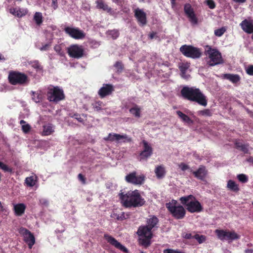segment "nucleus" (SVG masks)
Returning <instances> with one entry per match:
<instances>
[{"instance_id": "f257e3e1", "label": "nucleus", "mask_w": 253, "mask_h": 253, "mask_svg": "<svg viewBox=\"0 0 253 253\" xmlns=\"http://www.w3.org/2000/svg\"><path fill=\"white\" fill-rule=\"evenodd\" d=\"M181 96L185 99L198 103L206 107L208 104L207 96L199 88L195 86H184L180 91Z\"/></svg>"}, {"instance_id": "f03ea898", "label": "nucleus", "mask_w": 253, "mask_h": 253, "mask_svg": "<svg viewBox=\"0 0 253 253\" xmlns=\"http://www.w3.org/2000/svg\"><path fill=\"white\" fill-rule=\"evenodd\" d=\"M120 198L123 205L126 208L141 207L145 203L137 190L129 191L126 194L121 193Z\"/></svg>"}, {"instance_id": "7ed1b4c3", "label": "nucleus", "mask_w": 253, "mask_h": 253, "mask_svg": "<svg viewBox=\"0 0 253 253\" xmlns=\"http://www.w3.org/2000/svg\"><path fill=\"white\" fill-rule=\"evenodd\" d=\"M179 201L190 213L200 212L203 210L201 203L192 195L181 197Z\"/></svg>"}, {"instance_id": "20e7f679", "label": "nucleus", "mask_w": 253, "mask_h": 253, "mask_svg": "<svg viewBox=\"0 0 253 253\" xmlns=\"http://www.w3.org/2000/svg\"><path fill=\"white\" fill-rule=\"evenodd\" d=\"M205 54L206 56L207 63L210 66H214L223 63L221 54L216 48H212L210 45H206Z\"/></svg>"}, {"instance_id": "39448f33", "label": "nucleus", "mask_w": 253, "mask_h": 253, "mask_svg": "<svg viewBox=\"0 0 253 253\" xmlns=\"http://www.w3.org/2000/svg\"><path fill=\"white\" fill-rule=\"evenodd\" d=\"M166 206L175 218L180 219L185 216L186 211L182 206L178 204L177 201L172 200L170 202L166 203Z\"/></svg>"}, {"instance_id": "423d86ee", "label": "nucleus", "mask_w": 253, "mask_h": 253, "mask_svg": "<svg viewBox=\"0 0 253 253\" xmlns=\"http://www.w3.org/2000/svg\"><path fill=\"white\" fill-rule=\"evenodd\" d=\"M151 230L152 229L146 225L139 227L137 234L139 236V243L140 245L145 247L150 246L152 237Z\"/></svg>"}, {"instance_id": "0eeeda50", "label": "nucleus", "mask_w": 253, "mask_h": 253, "mask_svg": "<svg viewBox=\"0 0 253 253\" xmlns=\"http://www.w3.org/2000/svg\"><path fill=\"white\" fill-rule=\"evenodd\" d=\"M47 96L49 101L53 102H58L64 98L63 90L58 86L49 87Z\"/></svg>"}, {"instance_id": "6e6552de", "label": "nucleus", "mask_w": 253, "mask_h": 253, "mask_svg": "<svg viewBox=\"0 0 253 253\" xmlns=\"http://www.w3.org/2000/svg\"><path fill=\"white\" fill-rule=\"evenodd\" d=\"M215 233L218 238L223 241H227L228 242H231L240 238V236L233 230L216 229L215 230Z\"/></svg>"}, {"instance_id": "1a4fd4ad", "label": "nucleus", "mask_w": 253, "mask_h": 253, "mask_svg": "<svg viewBox=\"0 0 253 253\" xmlns=\"http://www.w3.org/2000/svg\"><path fill=\"white\" fill-rule=\"evenodd\" d=\"M180 51L185 56L193 59L200 58L202 52L200 48L187 45H183L180 48Z\"/></svg>"}, {"instance_id": "9d476101", "label": "nucleus", "mask_w": 253, "mask_h": 253, "mask_svg": "<svg viewBox=\"0 0 253 253\" xmlns=\"http://www.w3.org/2000/svg\"><path fill=\"white\" fill-rule=\"evenodd\" d=\"M8 79L12 84L15 85L25 83L27 81V76L21 73L12 72L9 73Z\"/></svg>"}, {"instance_id": "9b49d317", "label": "nucleus", "mask_w": 253, "mask_h": 253, "mask_svg": "<svg viewBox=\"0 0 253 253\" xmlns=\"http://www.w3.org/2000/svg\"><path fill=\"white\" fill-rule=\"evenodd\" d=\"M106 141L111 142L115 141L117 143L120 142H129L131 141V137H129L126 134H120L114 133H110L108 135L104 138Z\"/></svg>"}, {"instance_id": "f8f14e48", "label": "nucleus", "mask_w": 253, "mask_h": 253, "mask_svg": "<svg viewBox=\"0 0 253 253\" xmlns=\"http://www.w3.org/2000/svg\"><path fill=\"white\" fill-rule=\"evenodd\" d=\"M67 52L70 57L79 59L83 56L84 49L82 45L73 44L68 47Z\"/></svg>"}, {"instance_id": "ddd939ff", "label": "nucleus", "mask_w": 253, "mask_h": 253, "mask_svg": "<svg viewBox=\"0 0 253 253\" xmlns=\"http://www.w3.org/2000/svg\"><path fill=\"white\" fill-rule=\"evenodd\" d=\"M145 177L143 174L137 175L136 172L133 171L126 175L125 179L128 183L134 185H141L144 183Z\"/></svg>"}, {"instance_id": "4468645a", "label": "nucleus", "mask_w": 253, "mask_h": 253, "mask_svg": "<svg viewBox=\"0 0 253 253\" xmlns=\"http://www.w3.org/2000/svg\"><path fill=\"white\" fill-rule=\"evenodd\" d=\"M65 32L75 39H83L85 37L84 33L79 28L70 27H65Z\"/></svg>"}, {"instance_id": "2eb2a0df", "label": "nucleus", "mask_w": 253, "mask_h": 253, "mask_svg": "<svg viewBox=\"0 0 253 253\" xmlns=\"http://www.w3.org/2000/svg\"><path fill=\"white\" fill-rule=\"evenodd\" d=\"M19 232L23 235L24 240L28 244L29 248L32 249L35 243V239L33 235L29 230L24 228H21Z\"/></svg>"}, {"instance_id": "dca6fc26", "label": "nucleus", "mask_w": 253, "mask_h": 253, "mask_svg": "<svg viewBox=\"0 0 253 253\" xmlns=\"http://www.w3.org/2000/svg\"><path fill=\"white\" fill-rule=\"evenodd\" d=\"M104 237L108 243L116 248L119 249L124 253H127L128 252L127 249L124 246L122 245L112 236L108 234H105Z\"/></svg>"}, {"instance_id": "f3484780", "label": "nucleus", "mask_w": 253, "mask_h": 253, "mask_svg": "<svg viewBox=\"0 0 253 253\" xmlns=\"http://www.w3.org/2000/svg\"><path fill=\"white\" fill-rule=\"evenodd\" d=\"M189 68L190 63L188 62H182L179 64L180 75L183 79L186 80H188L190 78V73L191 71Z\"/></svg>"}, {"instance_id": "a211bd4d", "label": "nucleus", "mask_w": 253, "mask_h": 253, "mask_svg": "<svg viewBox=\"0 0 253 253\" xmlns=\"http://www.w3.org/2000/svg\"><path fill=\"white\" fill-rule=\"evenodd\" d=\"M184 10L191 24L193 25L197 24L198 19L194 13L193 8L191 7V5L189 3L185 4Z\"/></svg>"}, {"instance_id": "6ab92c4d", "label": "nucleus", "mask_w": 253, "mask_h": 253, "mask_svg": "<svg viewBox=\"0 0 253 253\" xmlns=\"http://www.w3.org/2000/svg\"><path fill=\"white\" fill-rule=\"evenodd\" d=\"M134 16L137 20L140 26H143L146 24V14L143 9L137 8L135 9Z\"/></svg>"}, {"instance_id": "aec40b11", "label": "nucleus", "mask_w": 253, "mask_h": 253, "mask_svg": "<svg viewBox=\"0 0 253 253\" xmlns=\"http://www.w3.org/2000/svg\"><path fill=\"white\" fill-rule=\"evenodd\" d=\"M242 29L247 34H253L252 39L253 40V21L252 20L245 19L240 24Z\"/></svg>"}, {"instance_id": "412c9836", "label": "nucleus", "mask_w": 253, "mask_h": 253, "mask_svg": "<svg viewBox=\"0 0 253 253\" xmlns=\"http://www.w3.org/2000/svg\"><path fill=\"white\" fill-rule=\"evenodd\" d=\"M142 143L143 144L144 149L141 152L140 156L141 160H145L151 156L153 150L151 146L147 141L143 140Z\"/></svg>"}, {"instance_id": "4be33fe9", "label": "nucleus", "mask_w": 253, "mask_h": 253, "mask_svg": "<svg viewBox=\"0 0 253 253\" xmlns=\"http://www.w3.org/2000/svg\"><path fill=\"white\" fill-rule=\"evenodd\" d=\"M114 91L113 86L110 84H104L103 86L98 90L99 95L103 98L110 94Z\"/></svg>"}, {"instance_id": "5701e85b", "label": "nucleus", "mask_w": 253, "mask_h": 253, "mask_svg": "<svg viewBox=\"0 0 253 253\" xmlns=\"http://www.w3.org/2000/svg\"><path fill=\"white\" fill-rule=\"evenodd\" d=\"M9 12L12 15L17 16L18 17H21L25 16L28 12L27 8H10L9 9Z\"/></svg>"}, {"instance_id": "b1692460", "label": "nucleus", "mask_w": 253, "mask_h": 253, "mask_svg": "<svg viewBox=\"0 0 253 253\" xmlns=\"http://www.w3.org/2000/svg\"><path fill=\"white\" fill-rule=\"evenodd\" d=\"M195 177L200 180H204L207 174V170L203 166H200L196 171H193Z\"/></svg>"}, {"instance_id": "393cba45", "label": "nucleus", "mask_w": 253, "mask_h": 253, "mask_svg": "<svg viewBox=\"0 0 253 253\" xmlns=\"http://www.w3.org/2000/svg\"><path fill=\"white\" fill-rule=\"evenodd\" d=\"M26 205L23 203L17 204L14 205V211L16 216H21L25 212Z\"/></svg>"}, {"instance_id": "a878e982", "label": "nucleus", "mask_w": 253, "mask_h": 253, "mask_svg": "<svg viewBox=\"0 0 253 253\" xmlns=\"http://www.w3.org/2000/svg\"><path fill=\"white\" fill-rule=\"evenodd\" d=\"M223 79H227L232 83L235 84L240 80V77L237 74H224L222 75Z\"/></svg>"}, {"instance_id": "bb28decb", "label": "nucleus", "mask_w": 253, "mask_h": 253, "mask_svg": "<svg viewBox=\"0 0 253 253\" xmlns=\"http://www.w3.org/2000/svg\"><path fill=\"white\" fill-rule=\"evenodd\" d=\"M159 220L158 218L154 215L149 216V218L147 220V226L152 229L158 224Z\"/></svg>"}, {"instance_id": "cd10ccee", "label": "nucleus", "mask_w": 253, "mask_h": 253, "mask_svg": "<svg viewBox=\"0 0 253 253\" xmlns=\"http://www.w3.org/2000/svg\"><path fill=\"white\" fill-rule=\"evenodd\" d=\"M54 131V126L50 124H47L43 126L42 134L43 135H49Z\"/></svg>"}, {"instance_id": "c85d7f7f", "label": "nucleus", "mask_w": 253, "mask_h": 253, "mask_svg": "<svg viewBox=\"0 0 253 253\" xmlns=\"http://www.w3.org/2000/svg\"><path fill=\"white\" fill-rule=\"evenodd\" d=\"M155 172L158 178H163L166 174L165 168L163 166H158L156 167L155 169Z\"/></svg>"}, {"instance_id": "c756f323", "label": "nucleus", "mask_w": 253, "mask_h": 253, "mask_svg": "<svg viewBox=\"0 0 253 253\" xmlns=\"http://www.w3.org/2000/svg\"><path fill=\"white\" fill-rule=\"evenodd\" d=\"M111 217L112 218L116 219L118 220L122 221L125 219L128 218L129 217V214L126 213L124 212H121L120 213H113L111 214Z\"/></svg>"}, {"instance_id": "7c9ffc66", "label": "nucleus", "mask_w": 253, "mask_h": 253, "mask_svg": "<svg viewBox=\"0 0 253 253\" xmlns=\"http://www.w3.org/2000/svg\"><path fill=\"white\" fill-rule=\"evenodd\" d=\"M97 3V7L99 9H102L103 10L106 11L108 13H111L112 12V9L111 8L109 7L107 4L105 3L102 0H98L96 1Z\"/></svg>"}, {"instance_id": "2f4dec72", "label": "nucleus", "mask_w": 253, "mask_h": 253, "mask_svg": "<svg viewBox=\"0 0 253 253\" xmlns=\"http://www.w3.org/2000/svg\"><path fill=\"white\" fill-rule=\"evenodd\" d=\"M176 114L178 117L183 121L184 122L187 123L189 124H193V122L190 119V118L186 115L183 114L180 111H177Z\"/></svg>"}, {"instance_id": "473e14b6", "label": "nucleus", "mask_w": 253, "mask_h": 253, "mask_svg": "<svg viewBox=\"0 0 253 253\" xmlns=\"http://www.w3.org/2000/svg\"><path fill=\"white\" fill-rule=\"evenodd\" d=\"M32 99L36 103L42 101V95L40 91H32Z\"/></svg>"}, {"instance_id": "72a5a7b5", "label": "nucleus", "mask_w": 253, "mask_h": 253, "mask_svg": "<svg viewBox=\"0 0 253 253\" xmlns=\"http://www.w3.org/2000/svg\"><path fill=\"white\" fill-rule=\"evenodd\" d=\"M129 112L136 118H139L140 117L141 109L137 105H135L132 108H130Z\"/></svg>"}, {"instance_id": "f704fd0d", "label": "nucleus", "mask_w": 253, "mask_h": 253, "mask_svg": "<svg viewBox=\"0 0 253 253\" xmlns=\"http://www.w3.org/2000/svg\"><path fill=\"white\" fill-rule=\"evenodd\" d=\"M227 188L233 191H238L239 190L238 185L235 183V181L229 180L227 182Z\"/></svg>"}, {"instance_id": "c9c22d12", "label": "nucleus", "mask_w": 253, "mask_h": 253, "mask_svg": "<svg viewBox=\"0 0 253 253\" xmlns=\"http://www.w3.org/2000/svg\"><path fill=\"white\" fill-rule=\"evenodd\" d=\"M29 65L31 66L32 68L35 69L37 72H41L42 70V67L37 60L30 61L29 62Z\"/></svg>"}, {"instance_id": "e433bc0d", "label": "nucleus", "mask_w": 253, "mask_h": 253, "mask_svg": "<svg viewBox=\"0 0 253 253\" xmlns=\"http://www.w3.org/2000/svg\"><path fill=\"white\" fill-rule=\"evenodd\" d=\"M236 146L237 148L240 149L244 153H248L249 152L248 145L243 144L241 142H236L235 143Z\"/></svg>"}, {"instance_id": "4c0bfd02", "label": "nucleus", "mask_w": 253, "mask_h": 253, "mask_svg": "<svg viewBox=\"0 0 253 253\" xmlns=\"http://www.w3.org/2000/svg\"><path fill=\"white\" fill-rule=\"evenodd\" d=\"M34 20L38 25H41L42 22V13L36 12L34 16Z\"/></svg>"}, {"instance_id": "58836bf2", "label": "nucleus", "mask_w": 253, "mask_h": 253, "mask_svg": "<svg viewBox=\"0 0 253 253\" xmlns=\"http://www.w3.org/2000/svg\"><path fill=\"white\" fill-rule=\"evenodd\" d=\"M20 124L22 126V129L24 133H27L30 130L31 128V126L28 124H26L25 121L21 120Z\"/></svg>"}, {"instance_id": "ea45409f", "label": "nucleus", "mask_w": 253, "mask_h": 253, "mask_svg": "<svg viewBox=\"0 0 253 253\" xmlns=\"http://www.w3.org/2000/svg\"><path fill=\"white\" fill-rule=\"evenodd\" d=\"M106 34L114 40L116 39L119 36V31L115 29L108 31Z\"/></svg>"}, {"instance_id": "a19ab883", "label": "nucleus", "mask_w": 253, "mask_h": 253, "mask_svg": "<svg viewBox=\"0 0 253 253\" xmlns=\"http://www.w3.org/2000/svg\"><path fill=\"white\" fill-rule=\"evenodd\" d=\"M193 239H196L199 244H202L206 241V237L205 235L196 234L193 236Z\"/></svg>"}, {"instance_id": "79ce46f5", "label": "nucleus", "mask_w": 253, "mask_h": 253, "mask_svg": "<svg viewBox=\"0 0 253 253\" xmlns=\"http://www.w3.org/2000/svg\"><path fill=\"white\" fill-rule=\"evenodd\" d=\"M25 182L28 186L33 187L36 184V180L33 176H30L25 179Z\"/></svg>"}, {"instance_id": "37998d69", "label": "nucleus", "mask_w": 253, "mask_h": 253, "mask_svg": "<svg viewBox=\"0 0 253 253\" xmlns=\"http://www.w3.org/2000/svg\"><path fill=\"white\" fill-rule=\"evenodd\" d=\"M0 169L2 170L4 172H11L12 170L11 168L7 165L0 161Z\"/></svg>"}, {"instance_id": "c03bdc74", "label": "nucleus", "mask_w": 253, "mask_h": 253, "mask_svg": "<svg viewBox=\"0 0 253 253\" xmlns=\"http://www.w3.org/2000/svg\"><path fill=\"white\" fill-rule=\"evenodd\" d=\"M198 115L203 116H211L212 115V113L209 109H205L204 110L199 111L197 112Z\"/></svg>"}, {"instance_id": "a18cd8bd", "label": "nucleus", "mask_w": 253, "mask_h": 253, "mask_svg": "<svg viewBox=\"0 0 253 253\" xmlns=\"http://www.w3.org/2000/svg\"><path fill=\"white\" fill-rule=\"evenodd\" d=\"M226 32V29L224 27L216 29L214 30V35L218 37L222 36L224 33Z\"/></svg>"}, {"instance_id": "49530a36", "label": "nucleus", "mask_w": 253, "mask_h": 253, "mask_svg": "<svg viewBox=\"0 0 253 253\" xmlns=\"http://www.w3.org/2000/svg\"><path fill=\"white\" fill-rule=\"evenodd\" d=\"M238 179L242 183H246L248 181V176L245 174H239L237 175Z\"/></svg>"}, {"instance_id": "de8ad7c7", "label": "nucleus", "mask_w": 253, "mask_h": 253, "mask_svg": "<svg viewBox=\"0 0 253 253\" xmlns=\"http://www.w3.org/2000/svg\"><path fill=\"white\" fill-rule=\"evenodd\" d=\"M93 106L95 110L99 111L103 107V103L100 101L96 102L93 104Z\"/></svg>"}, {"instance_id": "09e8293b", "label": "nucleus", "mask_w": 253, "mask_h": 253, "mask_svg": "<svg viewBox=\"0 0 253 253\" xmlns=\"http://www.w3.org/2000/svg\"><path fill=\"white\" fill-rule=\"evenodd\" d=\"M51 46V42H49L44 45H43L42 46H41L40 48V50L41 51H47L49 49Z\"/></svg>"}, {"instance_id": "8fccbe9b", "label": "nucleus", "mask_w": 253, "mask_h": 253, "mask_svg": "<svg viewBox=\"0 0 253 253\" xmlns=\"http://www.w3.org/2000/svg\"><path fill=\"white\" fill-rule=\"evenodd\" d=\"M164 253H184L178 250H173L170 249H168L164 250L163 251Z\"/></svg>"}, {"instance_id": "3c124183", "label": "nucleus", "mask_w": 253, "mask_h": 253, "mask_svg": "<svg viewBox=\"0 0 253 253\" xmlns=\"http://www.w3.org/2000/svg\"><path fill=\"white\" fill-rule=\"evenodd\" d=\"M206 3L211 9H213L215 7V2L213 0H207Z\"/></svg>"}, {"instance_id": "603ef678", "label": "nucleus", "mask_w": 253, "mask_h": 253, "mask_svg": "<svg viewBox=\"0 0 253 253\" xmlns=\"http://www.w3.org/2000/svg\"><path fill=\"white\" fill-rule=\"evenodd\" d=\"M54 50L57 52L59 55H62L63 52L62 51V48L60 45L56 44L54 47Z\"/></svg>"}, {"instance_id": "864d4df0", "label": "nucleus", "mask_w": 253, "mask_h": 253, "mask_svg": "<svg viewBox=\"0 0 253 253\" xmlns=\"http://www.w3.org/2000/svg\"><path fill=\"white\" fill-rule=\"evenodd\" d=\"M90 44L92 47L95 48L98 47L100 45V44L99 42H98L96 41L91 40L90 42Z\"/></svg>"}, {"instance_id": "5fc2aeb1", "label": "nucleus", "mask_w": 253, "mask_h": 253, "mask_svg": "<svg viewBox=\"0 0 253 253\" xmlns=\"http://www.w3.org/2000/svg\"><path fill=\"white\" fill-rule=\"evenodd\" d=\"M178 167L182 171H185L187 169H190L189 167L183 163H181L179 164Z\"/></svg>"}, {"instance_id": "6e6d98bb", "label": "nucleus", "mask_w": 253, "mask_h": 253, "mask_svg": "<svg viewBox=\"0 0 253 253\" xmlns=\"http://www.w3.org/2000/svg\"><path fill=\"white\" fill-rule=\"evenodd\" d=\"M246 73L250 75L253 76V65L249 66L246 69Z\"/></svg>"}, {"instance_id": "4d7b16f0", "label": "nucleus", "mask_w": 253, "mask_h": 253, "mask_svg": "<svg viewBox=\"0 0 253 253\" xmlns=\"http://www.w3.org/2000/svg\"><path fill=\"white\" fill-rule=\"evenodd\" d=\"M114 66L118 68V70H122L123 69L122 64L120 62H117Z\"/></svg>"}, {"instance_id": "13d9d810", "label": "nucleus", "mask_w": 253, "mask_h": 253, "mask_svg": "<svg viewBox=\"0 0 253 253\" xmlns=\"http://www.w3.org/2000/svg\"><path fill=\"white\" fill-rule=\"evenodd\" d=\"M52 6L54 10L57 8L58 4L57 0H52Z\"/></svg>"}, {"instance_id": "bf43d9fd", "label": "nucleus", "mask_w": 253, "mask_h": 253, "mask_svg": "<svg viewBox=\"0 0 253 253\" xmlns=\"http://www.w3.org/2000/svg\"><path fill=\"white\" fill-rule=\"evenodd\" d=\"M75 118L78 120L80 122H83V119L80 117V116L78 114H75L74 115Z\"/></svg>"}, {"instance_id": "052dcab7", "label": "nucleus", "mask_w": 253, "mask_h": 253, "mask_svg": "<svg viewBox=\"0 0 253 253\" xmlns=\"http://www.w3.org/2000/svg\"><path fill=\"white\" fill-rule=\"evenodd\" d=\"M184 237L187 239H190L193 238V236L191 233H186L184 236Z\"/></svg>"}, {"instance_id": "680f3d73", "label": "nucleus", "mask_w": 253, "mask_h": 253, "mask_svg": "<svg viewBox=\"0 0 253 253\" xmlns=\"http://www.w3.org/2000/svg\"><path fill=\"white\" fill-rule=\"evenodd\" d=\"M78 178H79V179L81 181H82L84 183H85V179H84V176H83L82 174L80 173V174L78 175Z\"/></svg>"}, {"instance_id": "e2e57ef3", "label": "nucleus", "mask_w": 253, "mask_h": 253, "mask_svg": "<svg viewBox=\"0 0 253 253\" xmlns=\"http://www.w3.org/2000/svg\"><path fill=\"white\" fill-rule=\"evenodd\" d=\"M156 35V33L152 32L149 34V37L151 39H153L155 37Z\"/></svg>"}, {"instance_id": "0e129e2a", "label": "nucleus", "mask_w": 253, "mask_h": 253, "mask_svg": "<svg viewBox=\"0 0 253 253\" xmlns=\"http://www.w3.org/2000/svg\"><path fill=\"white\" fill-rule=\"evenodd\" d=\"M40 203L42 204H44L47 205V201L45 199H41L40 200Z\"/></svg>"}, {"instance_id": "69168bd1", "label": "nucleus", "mask_w": 253, "mask_h": 253, "mask_svg": "<svg viewBox=\"0 0 253 253\" xmlns=\"http://www.w3.org/2000/svg\"><path fill=\"white\" fill-rule=\"evenodd\" d=\"M234 1L238 3H244L247 0H233Z\"/></svg>"}, {"instance_id": "338daca9", "label": "nucleus", "mask_w": 253, "mask_h": 253, "mask_svg": "<svg viewBox=\"0 0 253 253\" xmlns=\"http://www.w3.org/2000/svg\"><path fill=\"white\" fill-rule=\"evenodd\" d=\"M4 211V208L3 207L1 202L0 201V212H2Z\"/></svg>"}, {"instance_id": "774afa93", "label": "nucleus", "mask_w": 253, "mask_h": 253, "mask_svg": "<svg viewBox=\"0 0 253 253\" xmlns=\"http://www.w3.org/2000/svg\"><path fill=\"white\" fill-rule=\"evenodd\" d=\"M245 253H253V250H251V249L246 250Z\"/></svg>"}]
</instances>
